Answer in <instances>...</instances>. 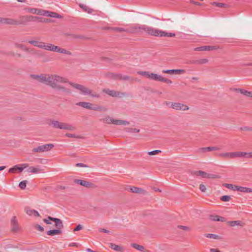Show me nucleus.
Masks as SVG:
<instances>
[{
    "instance_id": "nucleus-17",
    "label": "nucleus",
    "mask_w": 252,
    "mask_h": 252,
    "mask_svg": "<svg viewBox=\"0 0 252 252\" xmlns=\"http://www.w3.org/2000/svg\"><path fill=\"white\" fill-rule=\"evenodd\" d=\"M100 121L106 124H114L115 119L107 115H105L103 117L100 119Z\"/></svg>"
},
{
    "instance_id": "nucleus-50",
    "label": "nucleus",
    "mask_w": 252,
    "mask_h": 252,
    "mask_svg": "<svg viewBox=\"0 0 252 252\" xmlns=\"http://www.w3.org/2000/svg\"><path fill=\"white\" fill-rule=\"evenodd\" d=\"M207 152H209L208 147L201 148L198 149V152L199 153L203 154Z\"/></svg>"
},
{
    "instance_id": "nucleus-3",
    "label": "nucleus",
    "mask_w": 252,
    "mask_h": 252,
    "mask_svg": "<svg viewBox=\"0 0 252 252\" xmlns=\"http://www.w3.org/2000/svg\"><path fill=\"white\" fill-rule=\"evenodd\" d=\"M69 84L76 89L80 91L81 93L84 95H90L93 97L96 98H98L100 96L99 94L93 92L92 90L84 86L72 82H69Z\"/></svg>"
},
{
    "instance_id": "nucleus-12",
    "label": "nucleus",
    "mask_w": 252,
    "mask_h": 252,
    "mask_svg": "<svg viewBox=\"0 0 252 252\" xmlns=\"http://www.w3.org/2000/svg\"><path fill=\"white\" fill-rule=\"evenodd\" d=\"M140 25H137V26H134L133 27H132L130 29L128 30V29H124V28H118V27H116V28H113V30L116 31V32H131V33H136V32H144L143 31H139V30H136V29H133L134 27H137V26H139Z\"/></svg>"
},
{
    "instance_id": "nucleus-15",
    "label": "nucleus",
    "mask_w": 252,
    "mask_h": 252,
    "mask_svg": "<svg viewBox=\"0 0 252 252\" xmlns=\"http://www.w3.org/2000/svg\"><path fill=\"white\" fill-rule=\"evenodd\" d=\"M76 105L92 110H93L94 105V104L87 102H79L77 103Z\"/></svg>"
},
{
    "instance_id": "nucleus-32",
    "label": "nucleus",
    "mask_w": 252,
    "mask_h": 252,
    "mask_svg": "<svg viewBox=\"0 0 252 252\" xmlns=\"http://www.w3.org/2000/svg\"><path fill=\"white\" fill-rule=\"evenodd\" d=\"M237 191L245 193H250L252 192V189L245 187L238 186Z\"/></svg>"
},
{
    "instance_id": "nucleus-11",
    "label": "nucleus",
    "mask_w": 252,
    "mask_h": 252,
    "mask_svg": "<svg viewBox=\"0 0 252 252\" xmlns=\"http://www.w3.org/2000/svg\"><path fill=\"white\" fill-rule=\"evenodd\" d=\"M170 107L176 110H180L184 111H187L189 109V107L187 105L179 102L171 103Z\"/></svg>"
},
{
    "instance_id": "nucleus-33",
    "label": "nucleus",
    "mask_w": 252,
    "mask_h": 252,
    "mask_svg": "<svg viewBox=\"0 0 252 252\" xmlns=\"http://www.w3.org/2000/svg\"><path fill=\"white\" fill-rule=\"evenodd\" d=\"M237 92L241 93V94H244L245 96L252 97V92H249L248 91L243 90V89H236V90Z\"/></svg>"
},
{
    "instance_id": "nucleus-14",
    "label": "nucleus",
    "mask_w": 252,
    "mask_h": 252,
    "mask_svg": "<svg viewBox=\"0 0 252 252\" xmlns=\"http://www.w3.org/2000/svg\"><path fill=\"white\" fill-rule=\"evenodd\" d=\"M162 72L164 73H169L172 74H182L185 73L186 72V71L184 69H167L163 70Z\"/></svg>"
},
{
    "instance_id": "nucleus-37",
    "label": "nucleus",
    "mask_w": 252,
    "mask_h": 252,
    "mask_svg": "<svg viewBox=\"0 0 252 252\" xmlns=\"http://www.w3.org/2000/svg\"><path fill=\"white\" fill-rule=\"evenodd\" d=\"M223 186L226 187V188L231 189L232 190H234V191L237 190V191L238 186L233 185L231 184H224L223 185Z\"/></svg>"
},
{
    "instance_id": "nucleus-29",
    "label": "nucleus",
    "mask_w": 252,
    "mask_h": 252,
    "mask_svg": "<svg viewBox=\"0 0 252 252\" xmlns=\"http://www.w3.org/2000/svg\"><path fill=\"white\" fill-rule=\"evenodd\" d=\"M93 110L100 112H106L108 110V108L107 107L104 106H100L94 104Z\"/></svg>"
},
{
    "instance_id": "nucleus-57",
    "label": "nucleus",
    "mask_w": 252,
    "mask_h": 252,
    "mask_svg": "<svg viewBox=\"0 0 252 252\" xmlns=\"http://www.w3.org/2000/svg\"><path fill=\"white\" fill-rule=\"evenodd\" d=\"M82 228V226L81 224H78L74 229V231H77L81 230Z\"/></svg>"
},
{
    "instance_id": "nucleus-36",
    "label": "nucleus",
    "mask_w": 252,
    "mask_h": 252,
    "mask_svg": "<svg viewBox=\"0 0 252 252\" xmlns=\"http://www.w3.org/2000/svg\"><path fill=\"white\" fill-rule=\"evenodd\" d=\"M53 47L54 45L52 44L44 43L42 49L47 51H52Z\"/></svg>"
},
{
    "instance_id": "nucleus-23",
    "label": "nucleus",
    "mask_w": 252,
    "mask_h": 252,
    "mask_svg": "<svg viewBox=\"0 0 252 252\" xmlns=\"http://www.w3.org/2000/svg\"><path fill=\"white\" fill-rule=\"evenodd\" d=\"M11 225H12V230L13 231H17L19 230V226L17 224V221L16 220V218L15 217H13L11 220Z\"/></svg>"
},
{
    "instance_id": "nucleus-2",
    "label": "nucleus",
    "mask_w": 252,
    "mask_h": 252,
    "mask_svg": "<svg viewBox=\"0 0 252 252\" xmlns=\"http://www.w3.org/2000/svg\"><path fill=\"white\" fill-rule=\"evenodd\" d=\"M53 80H56L58 82L63 81V79L60 77V76L55 74H42L39 75V77L38 81L40 82L44 83L50 86L53 85Z\"/></svg>"
},
{
    "instance_id": "nucleus-58",
    "label": "nucleus",
    "mask_w": 252,
    "mask_h": 252,
    "mask_svg": "<svg viewBox=\"0 0 252 252\" xmlns=\"http://www.w3.org/2000/svg\"><path fill=\"white\" fill-rule=\"evenodd\" d=\"M99 231L100 232H104V233H109V231L106 229H104V228H100L99 229Z\"/></svg>"
},
{
    "instance_id": "nucleus-18",
    "label": "nucleus",
    "mask_w": 252,
    "mask_h": 252,
    "mask_svg": "<svg viewBox=\"0 0 252 252\" xmlns=\"http://www.w3.org/2000/svg\"><path fill=\"white\" fill-rule=\"evenodd\" d=\"M195 174L197 176H200L205 178H215L216 177V176L213 174H208L202 171H196Z\"/></svg>"
},
{
    "instance_id": "nucleus-51",
    "label": "nucleus",
    "mask_w": 252,
    "mask_h": 252,
    "mask_svg": "<svg viewBox=\"0 0 252 252\" xmlns=\"http://www.w3.org/2000/svg\"><path fill=\"white\" fill-rule=\"evenodd\" d=\"M161 152V151L160 150H154V151H151V152H149L148 153V154L149 155H150V156H152V155H155L156 154H158L159 153Z\"/></svg>"
},
{
    "instance_id": "nucleus-64",
    "label": "nucleus",
    "mask_w": 252,
    "mask_h": 252,
    "mask_svg": "<svg viewBox=\"0 0 252 252\" xmlns=\"http://www.w3.org/2000/svg\"><path fill=\"white\" fill-rule=\"evenodd\" d=\"M211 252H220V251L216 249H211L210 250Z\"/></svg>"
},
{
    "instance_id": "nucleus-25",
    "label": "nucleus",
    "mask_w": 252,
    "mask_h": 252,
    "mask_svg": "<svg viewBox=\"0 0 252 252\" xmlns=\"http://www.w3.org/2000/svg\"><path fill=\"white\" fill-rule=\"evenodd\" d=\"M210 220L212 221H221L223 222L226 220V219L225 218L219 216L217 215H211L210 216Z\"/></svg>"
},
{
    "instance_id": "nucleus-55",
    "label": "nucleus",
    "mask_w": 252,
    "mask_h": 252,
    "mask_svg": "<svg viewBox=\"0 0 252 252\" xmlns=\"http://www.w3.org/2000/svg\"><path fill=\"white\" fill-rule=\"evenodd\" d=\"M199 189L202 192H205L206 191V188L205 185L201 184L199 186Z\"/></svg>"
},
{
    "instance_id": "nucleus-8",
    "label": "nucleus",
    "mask_w": 252,
    "mask_h": 252,
    "mask_svg": "<svg viewBox=\"0 0 252 252\" xmlns=\"http://www.w3.org/2000/svg\"><path fill=\"white\" fill-rule=\"evenodd\" d=\"M217 157L226 158H240V152H228L219 153L216 155Z\"/></svg>"
},
{
    "instance_id": "nucleus-30",
    "label": "nucleus",
    "mask_w": 252,
    "mask_h": 252,
    "mask_svg": "<svg viewBox=\"0 0 252 252\" xmlns=\"http://www.w3.org/2000/svg\"><path fill=\"white\" fill-rule=\"evenodd\" d=\"M18 22L17 20L11 19V18H4V24L11 25H16Z\"/></svg>"
},
{
    "instance_id": "nucleus-5",
    "label": "nucleus",
    "mask_w": 252,
    "mask_h": 252,
    "mask_svg": "<svg viewBox=\"0 0 252 252\" xmlns=\"http://www.w3.org/2000/svg\"><path fill=\"white\" fill-rule=\"evenodd\" d=\"M60 77L63 80L62 82H58L56 80H53V84H54L51 85V87L53 89L61 91L62 92H64L67 94H70L71 91L70 89L66 88L64 86L59 84L60 83H67L68 82V79L62 76H60Z\"/></svg>"
},
{
    "instance_id": "nucleus-16",
    "label": "nucleus",
    "mask_w": 252,
    "mask_h": 252,
    "mask_svg": "<svg viewBox=\"0 0 252 252\" xmlns=\"http://www.w3.org/2000/svg\"><path fill=\"white\" fill-rule=\"evenodd\" d=\"M53 52H55L57 53L64 54L68 55H70L71 53L63 48H62L59 47V46H55L54 45V47L53 48Z\"/></svg>"
},
{
    "instance_id": "nucleus-4",
    "label": "nucleus",
    "mask_w": 252,
    "mask_h": 252,
    "mask_svg": "<svg viewBox=\"0 0 252 252\" xmlns=\"http://www.w3.org/2000/svg\"><path fill=\"white\" fill-rule=\"evenodd\" d=\"M51 125L56 128L73 131L75 127L68 123H63L58 121L53 120L51 122Z\"/></svg>"
},
{
    "instance_id": "nucleus-24",
    "label": "nucleus",
    "mask_w": 252,
    "mask_h": 252,
    "mask_svg": "<svg viewBox=\"0 0 252 252\" xmlns=\"http://www.w3.org/2000/svg\"><path fill=\"white\" fill-rule=\"evenodd\" d=\"M56 229L50 230L47 232V234L49 236H54L61 234L62 233V228H56Z\"/></svg>"
},
{
    "instance_id": "nucleus-9",
    "label": "nucleus",
    "mask_w": 252,
    "mask_h": 252,
    "mask_svg": "<svg viewBox=\"0 0 252 252\" xmlns=\"http://www.w3.org/2000/svg\"><path fill=\"white\" fill-rule=\"evenodd\" d=\"M150 79L155 81H158L166 83L169 84H170L172 83L171 80L166 78L162 77L161 76L159 75L153 73H151V74H150Z\"/></svg>"
},
{
    "instance_id": "nucleus-28",
    "label": "nucleus",
    "mask_w": 252,
    "mask_h": 252,
    "mask_svg": "<svg viewBox=\"0 0 252 252\" xmlns=\"http://www.w3.org/2000/svg\"><path fill=\"white\" fill-rule=\"evenodd\" d=\"M43 14H42V15L43 16H46L50 17H53V18H59V15L55 12H50L48 11H43Z\"/></svg>"
},
{
    "instance_id": "nucleus-45",
    "label": "nucleus",
    "mask_w": 252,
    "mask_h": 252,
    "mask_svg": "<svg viewBox=\"0 0 252 252\" xmlns=\"http://www.w3.org/2000/svg\"><path fill=\"white\" fill-rule=\"evenodd\" d=\"M15 46L17 48L21 49L23 51H29V48L23 44L16 43V44H15Z\"/></svg>"
},
{
    "instance_id": "nucleus-63",
    "label": "nucleus",
    "mask_w": 252,
    "mask_h": 252,
    "mask_svg": "<svg viewBox=\"0 0 252 252\" xmlns=\"http://www.w3.org/2000/svg\"><path fill=\"white\" fill-rule=\"evenodd\" d=\"M76 166L77 167H86V165L83 163H78L76 164Z\"/></svg>"
},
{
    "instance_id": "nucleus-48",
    "label": "nucleus",
    "mask_w": 252,
    "mask_h": 252,
    "mask_svg": "<svg viewBox=\"0 0 252 252\" xmlns=\"http://www.w3.org/2000/svg\"><path fill=\"white\" fill-rule=\"evenodd\" d=\"M27 182L26 180L21 182L19 184V187L22 189H25L26 187Z\"/></svg>"
},
{
    "instance_id": "nucleus-46",
    "label": "nucleus",
    "mask_w": 252,
    "mask_h": 252,
    "mask_svg": "<svg viewBox=\"0 0 252 252\" xmlns=\"http://www.w3.org/2000/svg\"><path fill=\"white\" fill-rule=\"evenodd\" d=\"M115 77H118L119 78L122 80H126L130 79V77L127 75H116L115 76Z\"/></svg>"
},
{
    "instance_id": "nucleus-7",
    "label": "nucleus",
    "mask_w": 252,
    "mask_h": 252,
    "mask_svg": "<svg viewBox=\"0 0 252 252\" xmlns=\"http://www.w3.org/2000/svg\"><path fill=\"white\" fill-rule=\"evenodd\" d=\"M54 147L52 144H48L39 146L37 147L34 148L32 151L34 153H42L50 151Z\"/></svg>"
},
{
    "instance_id": "nucleus-59",
    "label": "nucleus",
    "mask_w": 252,
    "mask_h": 252,
    "mask_svg": "<svg viewBox=\"0 0 252 252\" xmlns=\"http://www.w3.org/2000/svg\"><path fill=\"white\" fill-rule=\"evenodd\" d=\"M34 210H30L27 211V214L29 215V216H32V213H34Z\"/></svg>"
},
{
    "instance_id": "nucleus-40",
    "label": "nucleus",
    "mask_w": 252,
    "mask_h": 252,
    "mask_svg": "<svg viewBox=\"0 0 252 252\" xmlns=\"http://www.w3.org/2000/svg\"><path fill=\"white\" fill-rule=\"evenodd\" d=\"M137 73L138 74H140V75H141L144 76L145 77H146L147 78H149V79L150 78V74H151V73H150L149 71H138Z\"/></svg>"
},
{
    "instance_id": "nucleus-38",
    "label": "nucleus",
    "mask_w": 252,
    "mask_h": 252,
    "mask_svg": "<svg viewBox=\"0 0 252 252\" xmlns=\"http://www.w3.org/2000/svg\"><path fill=\"white\" fill-rule=\"evenodd\" d=\"M109 247L113 250L116 251L120 252L122 250V248L120 246H118L117 245H116L115 244L113 243H110L109 244Z\"/></svg>"
},
{
    "instance_id": "nucleus-60",
    "label": "nucleus",
    "mask_w": 252,
    "mask_h": 252,
    "mask_svg": "<svg viewBox=\"0 0 252 252\" xmlns=\"http://www.w3.org/2000/svg\"><path fill=\"white\" fill-rule=\"evenodd\" d=\"M36 228L40 231L42 232L44 230V228L39 225H37Z\"/></svg>"
},
{
    "instance_id": "nucleus-61",
    "label": "nucleus",
    "mask_w": 252,
    "mask_h": 252,
    "mask_svg": "<svg viewBox=\"0 0 252 252\" xmlns=\"http://www.w3.org/2000/svg\"><path fill=\"white\" fill-rule=\"evenodd\" d=\"M31 77L34 79H36L37 80H38V78L39 77V75H35V74H32L31 75Z\"/></svg>"
},
{
    "instance_id": "nucleus-43",
    "label": "nucleus",
    "mask_w": 252,
    "mask_h": 252,
    "mask_svg": "<svg viewBox=\"0 0 252 252\" xmlns=\"http://www.w3.org/2000/svg\"><path fill=\"white\" fill-rule=\"evenodd\" d=\"M126 131L128 132H133V133H136V132H139L140 131V129L136 128H130V127H127L125 129Z\"/></svg>"
},
{
    "instance_id": "nucleus-27",
    "label": "nucleus",
    "mask_w": 252,
    "mask_h": 252,
    "mask_svg": "<svg viewBox=\"0 0 252 252\" xmlns=\"http://www.w3.org/2000/svg\"><path fill=\"white\" fill-rule=\"evenodd\" d=\"M28 42L30 44H32V45H34L35 47H38L39 48H42V49L43 48V45L44 43V42H41V41H36V40H29Z\"/></svg>"
},
{
    "instance_id": "nucleus-31",
    "label": "nucleus",
    "mask_w": 252,
    "mask_h": 252,
    "mask_svg": "<svg viewBox=\"0 0 252 252\" xmlns=\"http://www.w3.org/2000/svg\"><path fill=\"white\" fill-rule=\"evenodd\" d=\"M208 62V60L207 59H201L191 61L190 63L195 64H205Z\"/></svg>"
},
{
    "instance_id": "nucleus-41",
    "label": "nucleus",
    "mask_w": 252,
    "mask_h": 252,
    "mask_svg": "<svg viewBox=\"0 0 252 252\" xmlns=\"http://www.w3.org/2000/svg\"><path fill=\"white\" fill-rule=\"evenodd\" d=\"M131 246L135 248V249L137 250L138 251H139L140 252H143L144 250V248L143 246L141 245H138L137 244H132Z\"/></svg>"
},
{
    "instance_id": "nucleus-6",
    "label": "nucleus",
    "mask_w": 252,
    "mask_h": 252,
    "mask_svg": "<svg viewBox=\"0 0 252 252\" xmlns=\"http://www.w3.org/2000/svg\"><path fill=\"white\" fill-rule=\"evenodd\" d=\"M53 221L55 222V226L56 228H63V227L62 221L58 218H52L48 217L47 219H44L43 221L47 224H52L51 221Z\"/></svg>"
},
{
    "instance_id": "nucleus-10",
    "label": "nucleus",
    "mask_w": 252,
    "mask_h": 252,
    "mask_svg": "<svg viewBox=\"0 0 252 252\" xmlns=\"http://www.w3.org/2000/svg\"><path fill=\"white\" fill-rule=\"evenodd\" d=\"M37 19V17L33 16H21L19 17L18 20H17V22H18L17 25L25 24L29 21H35Z\"/></svg>"
},
{
    "instance_id": "nucleus-34",
    "label": "nucleus",
    "mask_w": 252,
    "mask_h": 252,
    "mask_svg": "<svg viewBox=\"0 0 252 252\" xmlns=\"http://www.w3.org/2000/svg\"><path fill=\"white\" fill-rule=\"evenodd\" d=\"M79 6L84 11L87 12L88 13L91 14L93 11V10L92 9H91L88 6L85 4H80Z\"/></svg>"
},
{
    "instance_id": "nucleus-56",
    "label": "nucleus",
    "mask_w": 252,
    "mask_h": 252,
    "mask_svg": "<svg viewBox=\"0 0 252 252\" xmlns=\"http://www.w3.org/2000/svg\"><path fill=\"white\" fill-rule=\"evenodd\" d=\"M66 136L68 137H71V138H76L77 136L75 134H72V133H66Z\"/></svg>"
},
{
    "instance_id": "nucleus-26",
    "label": "nucleus",
    "mask_w": 252,
    "mask_h": 252,
    "mask_svg": "<svg viewBox=\"0 0 252 252\" xmlns=\"http://www.w3.org/2000/svg\"><path fill=\"white\" fill-rule=\"evenodd\" d=\"M27 171L28 173H31L32 174H37L41 172V169L39 167V166L33 167L31 166L27 170Z\"/></svg>"
},
{
    "instance_id": "nucleus-54",
    "label": "nucleus",
    "mask_w": 252,
    "mask_h": 252,
    "mask_svg": "<svg viewBox=\"0 0 252 252\" xmlns=\"http://www.w3.org/2000/svg\"><path fill=\"white\" fill-rule=\"evenodd\" d=\"M220 150V148L218 147H208V150L209 152L212 151H219Z\"/></svg>"
},
{
    "instance_id": "nucleus-49",
    "label": "nucleus",
    "mask_w": 252,
    "mask_h": 252,
    "mask_svg": "<svg viewBox=\"0 0 252 252\" xmlns=\"http://www.w3.org/2000/svg\"><path fill=\"white\" fill-rule=\"evenodd\" d=\"M230 199V196L228 195H223L221 197L220 200L222 201L227 202L229 201Z\"/></svg>"
},
{
    "instance_id": "nucleus-19",
    "label": "nucleus",
    "mask_w": 252,
    "mask_h": 252,
    "mask_svg": "<svg viewBox=\"0 0 252 252\" xmlns=\"http://www.w3.org/2000/svg\"><path fill=\"white\" fill-rule=\"evenodd\" d=\"M217 48L215 46H204L196 47L194 49V50L197 51H211L213 50H215Z\"/></svg>"
},
{
    "instance_id": "nucleus-39",
    "label": "nucleus",
    "mask_w": 252,
    "mask_h": 252,
    "mask_svg": "<svg viewBox=\"0 0 252 252\" xmlns=\"http://www.w3.org/2000/svg\"><path fill=\"white\" fill-rule=\"evenodd\" d=\"M245 157L246 158H252V152L247 153L240 152V158Z\"/></svg>"
},
{
    "instance_id": "nucleus-62",
    "label": "nucleus",
    "mask_w": 252,
    "mask_h": 252,
    "mask_svg": "<svg viewBox=\"0 0 252 252\" xmlns=\"http://www.w3.org/2000/svg\"><path fill=\"white\" fill-rule=\"evenodd\" d=\"M178 227L180 228H182V229H183L184 230H187L189 229L188 227L185 226L179 225V226H178Z\"/></svg>"
},
{
    "instance_id": "nucleus-20",
    "label": "nucleus",
    "mask_w": 252,
    "mask_h": 252,
    "mask_svg": "<svg viewBox=\"0 0 252 252\" xmlns=\"http://www.w3.org/2000/svg\"><path fill=\"white\" fill-rule=\"evenodd\" d=\"M103 92L107 94L110 96H113V97H117V96H120V93L118 92H116L114 90H112L110 89H103Z\"/></svg>"
},
{
    "instance_id": "nucleus-42",
    "label": "nucleus",
    "mask_w": 252,
    "mask_h": 252,
    "mask_svg": "<svg viewBox=\"0 0 252 252\" xmlns=\"http://www.w3.org/2000/svg\"><path fill=\"white\" fill-rule=\"evenodd\" d=\"M227 223L231 226L241 225V221L239 220L229 221Z\"/></svg>"
},
{
    "instance_id": "nucleus-22",
    "label": "nucleus",
    "mask_w": 252,
    "mask_h": 252,
    "mask_svg": "<svg viewBox=\"0 0 252 252\" xmlns=\"http://www.w3.org/2000/svg\"><path fill=\"white\" fill-rule=\"evenodd\" d=\"M74 182L76 184H78L85 187H91L93 185L92 183L90 182L82 180L76 179L74 180Z\"/></svg>"
},
{
    "instance_id": "nucleus-35",
    "label": "nucleus",
    "mask_w": 252,
    "mask_h": 252,
    "mask_svg": "<svg viewBox=\"0 0 252 252\" xmlns=\"http://www.w3.org/2000/svg\"><path fill=\"white\" fill-rule=\"evenodd\" d=\"M129 124V122L127 121L122 120H116L115 119L114 124L117 125H128Z\"/></svg>"
},
{
    "instance_id": "nucleus-13",
    "label": "nucleus",
    "mask_w": 252,
    "mask_h": 252,
    "mask_svg": "<svg viewBox=\"0 0 252 252\" xmlns=\"http://www.w3.org/2000/svg\"><path fill=\"white\" fill-rule=\"evenodd\" d=\"M125 190L133 193H137L141 194H145L146 191L142 188L134 187V186H127L125 188Z\"/></svg>"
},
{
    "instance_id": "nucleus-1",
    "label": "nucleus",
    "mask_w": 252,
    "mask_h": 252,
    "mask_svg": "<svg viewBox=\"0 0 252 252\" xmlns=\"http://www.w3.org/2000/svg\"><path fill=\"white\" fill-rule=\"evenodd\" d=\"M134 29L139 30V31H143L146 33L155 36L174 37L175 36L174 33L167 32L145 25H141L139 26L134 27L133 29Z\"/></svg>"
},
{
    "instance_id": "nucleus-44",
    "label": "nucleus",
    "mask_w": 252,
    "mask_h": 252,
    "mask_svg": "<svg viewBox=\"0 0 252 252\" xmlns=\"http://www.w3.org/2000/svg\"><path fill=\"white\" fill-rule=\"evenodd\" d=\"M16 168L17 169V172H21L24 169L26 168L28 166V165L26 163H24L22 164V167H20L19 165H16Z\"/></svg>"
},
{
    "instance_id": "nucleus-53",
    "label": "nucleus",
    "mask_w": 252,
    "mask_h": 252,
    "mask_svg": "<svg viewBox=\"0 0 252 252\" xmlns=\"http://www.w3.org/2000/svg\"><path fill=\"white\" fill-rule=\"evenodd\" d=\"M17 172V169L16 168V165H15L13 167L10 168L8 170V172L11 173H15Z\"/></svg>"
},
{
    "instance_id": "nucleus-21",
    "label": "nucleus",
    "mask_w": 252,
    "mask_h": 252,
    "mask_svg": "<svg viewBox=\"0 0 252 252\" xmlns=\"http://www.w3.org/2000/svg\"><path fill=\"white\" fill-rule=\"evenodd\" d=\"M25 11L27 12L31 13L32 14H37L38 15H42L43 11L40 9H38L34 8H27L25 9Z\"/></svg>"
},
{
    "instance_id": "nucleus-47",
    "label": "nucleus",
    "mask_w": 252,
    "mask_h": 252,
    "mask_svg": "<svg viewBox=\"0 0 252 252\" xmlns=\"http://www.w3.org/2000/svg\"><path fill=\"white\" fill-rule=\"evenodd\" d=\"M205 236L207 238L214 239H217L219 238V236L217 235L213 234H206Z\"/></svg>"
},
{
    "instance_id": "nucleus-52",
    "label": "nucleus",
    "mask_w": 252,
    "mask_h": 252,
    "mask_svg": "<svg viewBox=\"0 0 252 252\" xmlns=\"http://www.w3.org/2000/svg\"><path fill=\"white\" fill-rule=\"evenodd\" d=\"M212 4L213 5H215V6H217L218 7H224V5H225V4L224 3H219V2H213L212 3Z\"/></svg>"
}]
</instances>
